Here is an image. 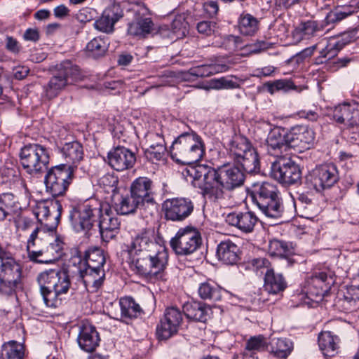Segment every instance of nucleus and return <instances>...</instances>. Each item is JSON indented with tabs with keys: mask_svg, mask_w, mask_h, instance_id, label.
I'll list each match as a JSON object with an SVG mask.
<instances>
[{
	"mask_svg": "<svg viewBox=\"0 0 359 359\" xmlns=\"http://www.w3.org/2000/svg\"><path fill=\"white\" fill-rule=\"evenodd\" d=\"M185 172L187 176L198 182L197 187L201 195L213 202L224 198V190H233L245 181L243 171L231 164H223L216 168L201 164L187 168Z\"/></svg>",
	"mask_w": 359,
	"mask_h": 359,
	"instance_id": "nucleus-1",
	"label": "nucleus"
},
{
	"mask_svg": "<svg viewBox=\"0 0 359 359\" xmlns=\"http://www.w3.org/2000/svg\"><path fill=\"white\" fill-rule=\"evenodd\" d=\"M37 282L44 303L48 307L60 306L65 295L71 288L69 276L66 270L53 269L39 274Z\"/></svg>",
	"mask_w": 359,
	"mask_h": 359,
	"instance_id": "nucleus-2",
	"label": "nucleus"
},
{
	"mask_svg": "<svg viewBox=\"0 0 359 359\" xmlns=\"http://www.w3.org/2000/svg\"><path fill=\"white\" fill-rule=\"evenodd\" d=\"M252 202L268 217L280 218L284 212L280 192L277 186L269 182H257L251 190Z\"/></svg>",
	"mask_w": 359,
	"mask_h": 359,
	"instance_id": "nucleus-3",
	"label": "nucleus"
},
{
	"mask_svg": "<svg viewBox=\"0 0 359 359\" xmlns=\"http://www.w3.org/2000/svg\"><path fill=\"white\" fill-rule=\"evenodd\" d=\"M170 152L172 158L182 164L196 163L205 154L201 137L194 132L180 135L172 142Z\"/></svg>",
	"mask_w": 359,
	"mask_h": 359,
	"instance_id": "nucleus-4",
	"label": "nucleus"
},
{
	"mask_svg": "<svg viewBox=\"0 0 359 359\" xmlns=\"http://www.w3.org/2000/svg\"><path fill=\"white\" fill-rule=\"evenodd\" d=\"M83 76L79 67L69 60L62 62L56 66L53 76L43 87L45 96L49 99L56 97L65 87L78 81Z\"/></svg>",
	"mask_w": 359,
	"mask_h": 359,
	"instance_id": "nucleus-5",
	"label": "nucleus"
},
{
	"mask_svg": "<svg viewBox=\"0 0 359 359\" xmlns=\"http://www.w3.org/2000/svg\"><path fill=\"white\" fill-rule=\"evenodd\" d=\"M100 211L102 202L95 198L73 207L69 213L72 227L78 233H87L97 221Z\"/></svg>",
	"mask_w": 359,
	"mask_h": 359,
	"instance_id": "nucleus-6",
	"label": "nucleus"
},
{
	"mask_svg": "<svg viewBox=\"0 0 359 359\" xmlns=\"http://www.w3.org/2000/svg\"><path fill=\"white\" fill-rule=\"evenodd\" d=\"M339 180L335 165L327 163L317 165L305 176L304 184L310 191L322 192L332 187Z\"/></svg>",
	"mask_w": 359,
	"mask_h": 359,
	"instance_id": "nucleus-7",
	"label": "nucleus"
},
{
	"mask_svg": "<svg viewBox=\"0 0 359 359\" xmlns=\"http://www.w3.org/2000/svg\"><path fill=\"white\" fill-rule=\"evenodd\" d=\"M168 256L165 250L140 253L133 255V263L137 272L142 276L161 277L168 265Z\"/></svg>",
	"mask_w": 359,
	"mask_h": 359,
	"instance_id": "nucleus-8",
	"label": "nucleus"
},
{
	"mask_svg": "<svg viewBox=\"0 0 359 359\" xmlns=\"http://www.w3.org/2000/svg\"><path fill=\"white\" fill-rule=\"evenodd\" d=\"M74 168L60 164L49 169L44 178L46 191L53 197L65 195L74 177Z\"/></svg>",
	"mask_w": 359,
	"mask_h": 359,
	"instance_id": "nucleus-9",
	"label": "nucleus"
},
{
	"mask_svg": "<svg viewBox=\"0 0 359 359\" xmlns=\"http://www.w3.org/2000/svg\"><path fill=\"white\" fill-rule=\"evenodd\" d=\"M20 163L29 175H36L43 172L49 163L47 149L39 144L25 145L20 153Z\"/></svg>",
	"mask_w": 359,
	"mask_h": 359,
	"instance_id": "nucleus-10",
	"label": "nucleus"
},
{
	"mask_svg": "<svg viewBox=\"0 0 359 359\" xmlns=\"http://www.w3.org/2000/svg\"><path fill=\"white\" fill-rule=\"evenodd\" d=\"M202 239L196 228L187 226L180 228L170 241V245L177 255L187 256L195 252L201 246Z\"/></svg>",
	"mask_w": 359,
	"mask_h": 359,
	"instance_id": "nucleus-11",
	"label": "nucleus"
},
{
	"mask_svg": "<svg viewBox=\"0 0 359 359\" xmlns=\"http://www.w3.org/2000/svg\"><path fill=\"white\" fill-rule=\"evenodd\" d=\"M330 116L339 123L346 126V133L354 141L359 140V104L344 103L336 106Z\"/></svg>",
	"mask_w": 359,
	"mask_h": 359,
	"instance_id": "nucleus-12",
	"label": "nucleus"
},
{
	"mask_svg": "<svg viewBox=\"0 0 359 359\" xmlns=\"http://www.w3.org/2000/svg\"><path fill=\"white\" fill-rule=\"evenodd\" d=\"M271 175L278 182L285 185L297 184L302 180V171L299 165L290 158H279L273 162Z\"/></svg>",
	"mask_w": 359,
	"mask_h": 359,
	"instance_id": "nucleus-13",
	"label": "nucleus"
},
{
	"mask_svg": "<svg viewBox=\"0 0 359 359\" xmlns=\"http://www.w3.org/2000/svg\"><path fill=\"white\" fill-rule=\"evenodd\" d=\"M335 283V276L331 271L316 273L308 281L306 295L313 302H319L327 296Z\"/></svg>",
	"mask_w": 359,
	"mask_h": 359,
	"instance_id": "nucleus-14",
	"label": "nucleus"
},
{
	"mask_svg": "<svg viewBox=\"0 0 359 359\" xmlns=\"http://www.w3.org/2000/svg\"><path fill=\"white\" fill-rule=\"evenodd\" d=\"M194 209V203L187 198H168L162 203V212L167 221L183 222L192 214Z\"/></svg>",
	"mask_w": 359,
	"mask_h": 359,
	"instance_id": "nucleus-15",
	"label": "nucleus"
},
{
	"mask_svg": "<svg viewBox=\"0 0 359 359\" xmlns=\"http://www.w3.org/2000/svg\"><path fill=\"white\" fill-rule=\"evenodd\" d=\"M183 322V313L176 306L165 309L163 317L156 327V335L160 340H167L176 334Z\"/></svg>",
	"mask_w": 359,
	"mask_h": 359,
	"instance_id": "nucleus-16",
	"label": "nucleus"
},
{
	"mask_svg": "<svg viewBox=\"0 0 359 359\" xmlns=\"http://www.w3.org/2000/svg\"><path fill=\"white\" fill-rule=\"evenodd\" d=\"M152 181L147 177H138L131 184L130 193L132 194L144 207V212L152 216L156 212V203L151 191Z\"/></svg>",
	"mask_w": 359,
	"mask_h": 359,
	"instance_id": "nucleus-17",
	"label": "nucleus"
},
{
	"mask_svg": "<svg viewBox=\"0 0 359 359\" xmlns=\"http://www.w3.org/2000/svg\"><path fill=\"white\" fill-rule=\"evenodd\" d=\"M133 11L134 20L128 23V34L140 39L146 38L153 29L154 23L150 18L149 8L142 3L137 4Z\"/></svg>",
	"mask_w": 359,
	"mask_h": 359,
	"instance_id": "nucleus-18",
	"label": "nucleus"
},
{
	"mask_svg": "<svg viewBox=\"0 0 359 359\" xmlns=\"http://www.w3.org/2000/svg\"><path fill=\"white\" fill-rule=\"evenodd\" d=\"M97 222H98L99 230L103 241L109 242L116 236L121 222L119 219L113 214L109 204L102 202V211Z\"/></svg>",
	"mask_w": 359,
	"mask_h": 359,
	"instance_id": "nucleus-19",
	"label": "nucleus"
},
{
	"mask_svg": "<svg viewBox=\"0 0 359 359\" xmlns=\"http://www.w3.org/2000/svg\"><path fill=\"white\" fill-rule=\"evenodd\" d=\"M315 140L313 130L305 126H296L286 133V141L289 148L302 152L310 149Z\"/></svg>",
	"mask_w": 359,
	"mask_h": 359,
	"instance_id": "nucleus-20",
	"label": "nucleus"
},
{
	"mask_svg": "<svg viewBox=\"0 0 359 359\" xmlns=\"http://www.w3.org/2000/svg\"><path fill=\"white\" fill-rule=\"evenodd\" d=\"M107 162L114 170L123 171L133 167L136 162V156L129 149L118 146L109 151Z\"/></svg>",
	"mask_w": 359,
	"mask_h": 359,
	"instance_id": "nucleus-21",
	"label": "nucleus"
},
{
	"mask_svg": "<svg viewBox=\"0 0 359 359\" xmlns=\"http://www.w3.org/2000/svg\"><path fill=\"white\" fill-rule=\"evenodd\" d=\"M123 16V10L118 4H113L107 7L102 15L94 22L97 30L111 34L114 31V25Z\"/></svg>",
	"mask_w": 359,
	"mask_h": 359,
	"instance_id": "nucleus-22",
	"label": "nucleus"
},
{
	"mask_svg": "<svg viewBox=\"0 0 359 359\" xmlns=\"http://www.w3.org/2000/svg\"><path fill=\"white\" fill-rule=\"evenodd\" d=\"M152 233L150 229H143L135 236L131 243V252L133 255L144 253V252L154 254V252L165 250L152 240Z\"/></svg>",
	"mask_w": 359,
	"mask_h": 359,
	"instance_id": "nucleus-23",
	"label": "nucleus"
},
{
	"mask_svg": "<svg viewBox=\"0 0 359 359\" xmlns=\"http://www.w3.org/2000/svg\"><path fill=\"white\" fill-rule=\"evenodd\" d=\"M226 222L231 226L236 227L243 233H248L253 231L258 218L255 213L247 212H232L226 217Z\"/></svg>",
	"mask_w": 359,
	"mask_h": 359,
	"instance_id": "nucleus-24",
	"label": "nucleus"
},
{
	"mask_svg": "<svg viewBox=\"0 0 359 359\" xmlns=\"http://www.w3.org/2000/svg\"><path fill=\"white\" fill-rule=\"evenodd\" d=\"M100 341L99 333L93 325L86 323L80 326L77 342L83 351L93 352L99 346Z\"/></svg>",
	"mask_w": 359,
	"mask_h": 359,
	"instance_id": "nucleus-25",
	"label": "nucleus"
},
{
	"mask_svg": "<svg viewBox=\"0 0 359 359\" xmlns=\"http://www.w3.org/2000/svg\"><path fill=\"white\" fill-rule=\"evenodd\" d=\"M266 141L267 151L272 156H279L283 151H286L289 148L286 141V133L280 128L272 129Z\"/></svg>",
	"mask_w": 359,
	"mask_h": 359,
	"instance_id": "nucleus-26",
	"label": "nucleus"
},
{
	"mask_svg": "<svg viewBox=\"0 0 359 359\" xmlns=\"http://www.w3.org/2000/svg\"><path fill=\"white\" fill-rule=\"evenodd\" d=\"M64 243L59 237L54 238L53 241L48 239L47 245L41 249L32 251V259H35L41 255H45L48 259L45 262H53L59 259L63 254Z\"/></svg>",
	"mask_w": 359,
	"mask_h": 359,
	"instance_id": "nucleus-27",
	"label": "nucleus"
},
{
	"mask_svg": "<svg viewBox=\"0 0 359 359\" xmlns=\"http://www.w3.org/2000/svg\"><path fill=\"white\" fill-rule=\"evenodd\" d=\"M264 290L271 294H280L287 287V282L282 273L273 269H267L264 274Z\"/></svg>",
	"mask_w": 359,
	"mask_h": 359,
	"instance_id": "nucleus-28",
	"label": "nucleus"
},
{
	"mask_svg": "<svg viewBox=\"0 0 359 359\" xmlns=\"http://www.w3.org/2000/svg\"><path fill=\"white\" fill-rule=\"evenodd\" d=\"M115 210L120 215H128L139 210L140 214L142 217H147L150 216V215H147L144 212V207L142 206V203L130 193V195L121 196L119 201L115 203Z\"/></svg>",
	"mask_w": 359,
	"mask_h": 359,
	"instance_id": "nucleus-29",
	"label": "nucleus"
},
{
	"mask_svg": "<svg viewBox=\"0 0 359 359\" xmlns=\"http://www.w3.org/2000/svg\"><path fill=\"white\" fill-rule=\"evenodd\" d=\"M86 289L90 292H97L102 285L105 273L103 269L87 268L80 276Z\"/></svg>",
	"mask_w": 359,
	"mask_h": 359,
	"instance_id": "nucleus-30",
	"label": "nucleus"
},
{
	"mask_svg": "<svg viewBox=\"0 0 359 359\" xmlns=\"http://www.w3.org/2000/svg\"><path fill=\"white\" fill-rule=\"evenodd\" d=\"M239 248L230 240L222 241L217 246V255L224 264L233 265L239 259Z\"/></svg>",
	"mask_w": 359,
	"mask_h": 359,
	"instance_id": "nucleus-31",
	"label": "nucleus"
},
{
	"mask_svg": "<svg viewBox=\"0 0 359 359\" xmlns=\"http://www.w3.org/2000/svg\"><path fill=\"white\" fill-rule=\"evenodd\" d=\"M348 38L349 35L345 34L338 41L334 43L329 42L325 48L320 52L319 57L316 59V64L327 63V62L332 61V59L337 55L338 53L351 41V39Z\"/></svg>",
	"mask_w": 359,
	"mask_h": 359,
	"instance_id": "nucleus-32",
	"label": "nucleus"
},
{
	"mask_svg": "<svg viewBox=\"0 0 359 359\" xmlns=\"http://www.w3.org/2000/svg\"><path fill=\"white\" fill-rule=\"evenodd\" d=\"M210 309L200 302H187L183 305V313L187 318L205 323L209 316Z\"/></svg>",
	"mask_w": 359,
	"mask_h": 359,
	"instance_id": "nucleus-33",
	"label": "nucleus"
},
{
	"mask_svg": "<svg viewBox=\"0 0 359 359\" xmlns=\"http://www.w3.org/2000/svg\"><path fill=\"white\" fill-rule=\"evenodd\" d=\"M250 141L244 137H235L230 144L229 154L235 162L238 163L247 156L250 150L254 149Z\"/></svg>",
	"mask_w": 359,
	"mask_h": 359,
	"instance_id": "nucleus-34",
	"label": "nucleus"
},
{
	"mask_svg": "<svg viewBox=\"0 0 359 359\" xmlns=\"http://www.w3.org/2000/svg\"><path fill=\"white\" fill-rule=\"evenodd\" d=\"M359 302V285H350L338 293V303L346 311L352 310Z\"/></svg>",
	"mask_w": 359,
	"mask_h": 359,
	"instance_id": "nucleus-35",
	"label": "nucleus"
},
{
	"mask_svg": "<svg viewBox=\"0 0 359 359\" xmlns=\"http://www.w3.org/2000/svg\"><path fill=\"white\" fill-rule=\"evenodd\" d=\"M61 153L67 163L76 164L83 158V149L81 143L73 141L65 143L61 148Z\"/></svg>",
	"mask_w": 359,
	"mask_h": 359,
	"instance_id": "nucleus-36",
	"label": "nucleus"
},
{
	"mask_svg": "<svg viewBox=\"0 0 359 359\" xmlns=\"http://www.w3.org/2000/svg\"><path fill=\"white\" fill-rule=\"evenodd\" d=\"M18 208L16 197L11 193L0 194V222L11 220V217Z\"/></svg>",
	"mask_w": 359,
	"mask_h": 359,
	"instance_id": "nucleus-37",
	"label": "nucleus"
},
{
	"mask_svg": "<svg viewBox=\"0 0 359 359\" xmlns=\"http://www.w3.org/2000/svg\"><path fill=\"white\" fill-rule=\"evenodd\" d=\"M338 337L330 331L322 332L318 337V345L325 356L331 357L337 349Z\"/></svg>",
	"mask_w": 359,
	"mask_h": 359,
	"instance_id": "nucleus-38",
	"label": "nucleus"
},
{
	"mask_svg": "<svg viewBox=\"0 0 359 359\" xmlns=\"http://www.w3.org/2000/svg\"><path fill=\"white\" fill-rule=\"evenodd\" d=\"M198 292L200 297L204 300L217 302L222 299V289L213 282L207 281L200 284Z\"/></svg>",
	"mask_w": 359,
	"mask_h": 359,
	"instance_id": "nucleus-39",
	"label": "nucleus"
},
{
	"mask_svg": "<svg viewBox=\"0 0 359 359\" xmlns=\"http://www.w3.org/2000/svg\"><path fill=\"white\" fill-rule=\"evenodd\" d=\"M119 304L121 317L128 319L137 318L142 312L140 305L130 297L121 298Z\"/></svg>",
	"mask_w": 359,
	"mask_h": 359,
	"instance_id": "nucleus-40",
	"label": "nucleus"
},
{
	"mask_svg": "<svg viewBox=\"0 0 359 359\" xmlns=\"http://www.w3.org/2000/svg\"><path fill=\"white\" fill-rule=\"evenodd\" d=\"M267 339L262 335L251 337L246 342L244 358L253 357L257 352L264 351L268 348Z\"/></svg>",
	"mask_w": 359,
	"mask_h": 359,
	"instance_id": "nucleus-41",
	"label": "nucleus"
},
{
	"mask_svg": "<svg viewBox=\"0 0 359 359\" xmlns=\"http://www.w3.org/2000/svg\"><path fill=\"white\" fill-rule=\"evenodd\" d=\"M242 167V170L247 173H257L260 170L259 158L255 149L250 150L247 156L238 163Z\"/></svg>",
	"mask_w": 359,
	"mask_h": 359,
	"instance_id": "nucleus-42",
	"label": "nucleus"
},
{
	"mask_svg": "<svg viewBox=\"0 0 359 359\" xmlns=\"http://www.w3.org/2000/svg\"><path fill=\"white\" fill-rule=\"evenodd\" d=\"M109 42L107 39L95 37L89 41L86 47L88 55L94 58L103 56L108 49Z\"/></svg>",
	"mask_w": 359,
	"mask_h": 359,
	"instance_id": "nucleus-43",
	"label": "nucleus"
},
{
	"mask_svg": "<svg viewBox=\"0 0 359 359\" xmlns=\"http://www.w3.org/2000/svg\"><path fill=\"white\" fill-rule=\"evenodd\" d=\"M228 69L229 67L225 64H209L191 68L189 72L194 76L207 77L219 72H225Z\"/></svg>",
	"mask_w": 359,
	"mask_h": 359,
	"instance_id": "nucleus-44",
	"label": "nucleus"
},
{
	"mask_svg": "<svg viewBox=\"0 0 359 359\" xmlns=\"http://www.w3.org/2000/svg\"><path fill=\"white\" fill-rule=\"evenodd\" d=\"M1 359H24V346L16 341L5 343L1 348Z\"/></svg>",
	"mask_w": 359,
	"mask_h": 359,
	"instance_id": "nucleus-45",
	"label": "nucleus"
},
{
	"mask_svg": "<svg viewBox=\"0 0 359 359\" xmlns=\"http://www.w3.org/2000/svg\"><path fill=\"white\" fill-rule=\"evenodd\" d=\"M87 268L103 269L105 258L102 250L99 248H89L85 252Z\"/></svg>",
	"mask_w": 359,
	"mask_h": 359,
	"instance_id": "nucleus-46",
	"label": "nucleus"
},
{
	"mask_svg": "<svg viewBox=\"0 0 359 359\" xmlns=\"http://www.w3.org/2000/svg\"><path fill=\"white\" fill-rule=\"evenodd\" d=\"M259 21L250 14H243L239 19V30L242 34L253 35L258 30Z\"/></svg>",
	"mask_w": 359,
	"mask_h": 359,
	"instance_id": "nucleus-47",
	"label": "nucleus"
},
{
	"mask_svg": "<svg viewBox=\"0 0 359 359\" xmlns=\"http://www.w3.org/2000/svg\"><path fill=\"white\" fill-rule=\"evenodd\" d=\"M57 209H62V205L57 200L51 201L47 203H42L37 207L36 216L41 222L47 219V217L51 213L55 215Z\"/></svg>",
	"mask_w": 359,
	"mask_h": 359,
	"instance_id": "nucleus-48",
	"label": "nucleus"
},
{
	"mask_svg": "<svg viewBox=\"0 0 359 359\" xmlns=\"http://www.w3.org/2000/svg\"><path fill=\"white\" fill-rule=\"evenodd\" d=\"M269 252L271 256L283 258H287L292 253L286 243L278 240L270 241Z\"/></svg>",
	"mask_w": 359,
	"mask_h": 359,
	"instance_id": "nucleus-49",
	"label": "nucleus"
},
{
	"mask_svg": "<svg viewBox=\"0 0 359 359\" xmlns=\"http://www.w3.org/2000/svg\"><path fill=\"white\" fill-rule=\"evenodd\" d=\"M264 86L271 94H273L278 90L287 92L290 90L297 89V86L290 79H278L271 82L269 81L264 84Z\"/></svg>",
	"mask_w": 359,
	"mask_h": 359,
	"instance_id": "nucleus-50",
	"label": "nucleus"
},
{
	"mask_svg": "<svg viewBox=\"0 0 359 359\" xmlns=\"http://www.w3.org/2000/svg\"><path fill=\"white\" fill-rule=\"evenodd\" d=\"M292 343L287 339H278L271 352L278 358H286L291 353Z\"/></svg>",
	"mask_w": 359,
	"mask_h": 359,
	"instance_id": "nucleus-51",
	"label": "nucleus"
},
{
	"mask_svg": "<svg viewBox=\"0 0 359 359\" xmlns=\"http://www.w3.org/2000/svg\"><path fill=\"white\" fill-rule=\"evenodd\" d=\"M320 31L318 23L316 21L308 20L300 23L295 29L297 34L302 36L311 37L316 36Z\"/></svg>",
	"mask_w": 359,
	"mask_h": 359,
	"instance_id": "nucleus-52",
	"label": "nucleus"
},
{
	"mask_svg": "<svg viewBox=\"0 0 359 359\" xmlns=\"http://www.w3.org/2000/svg\"><path fill=\"white\" fill-rule=\"evenodd\" d=\"M49 235H47L45 228L36 226L31 233L29 238L27 241V250L30 257L32 258V251L31 248L34 247L36 244H40L41 241L46 238L49 237Z\"/></svg>",
	"mask_w": 359,
	"mask_h": 359,
	"instance_id": "nucleus-53",
	"label": "nucleus"
},
{
	"mask_svg": "<svg viewBox=\"0 0 359 359\" xmlns=\"http://www.w3.org/2000/svg\"><path fill=\"white\" fill-rule=\"evenodd\" d=\"M165 151V147L163 144L158 143L156 145H150L146 149L144 154L148 160L154 162L161 160L164 156Z\"/></svg>",
	"mask_w": 359,
	"mask_h": 359,
	"instance_id": "nucleus-54",
	"label": "nucleus"
},
{
	"mask_svg": "<svg viewBox=\"0 0 359 359\" xmlns=\"http://www.w3.org/2000/svg\"><path fill=\"white\" fill-rule=\"evenodd\" d=\"M187 22L182 15H178L175 18L170 25L172 32L176 35L177 38H181L185 35L187 30Z\"/></svg>",
	"mask_w": 359,
	"mask_h": 359,
	"instance_id": "nucleus-55",
	"label": "nucleus"
},
{
	"mask_svg": "<svg viewBox=\"0 0 359 359\" xmlns=\"http://www.w3.org/2000/svg\"><path fill=\"white\" fill-rule=\"evenodd\" d=\"M210 87L215 89H233L239 87V84L226 77L212 79L210 81Z\"/></svg>",
	"mask_w": 359,
	"mask_h": 359,
	"instance_id": "nucleus-56",
	"label": "nucleus"
},
{
	"mask_svg": "<svg viewBox=\"0 0 359 359\" xmlns=\"http://www.w3.org/2000/svg\"><path fill=\"white\" fill-rule=\"evenodd\" d=\"M69 266H74L77 269V272L80 274L83 273V271L87 269V264L85 257L83 258L82 254L79 251H75L74 254L72 255L69 261Z\"/></svg>",
	"mask_w": 359,
	"mask_h": 359,
	"instance_id": "nucleus-57",
	"label": "nucleus"
},
{
	"mask_svg": "<svg viewBox=\"0 0 359 359\" xmlns=\"http://www.w3.org/2000/svg\"><path fill=\"white\" fill-rule=\"evenodd\" d=\"M353 61V57H343L333 61L327 62L326 64L327 69L331 72H336L340 68L346 67Z\"/></svg>",
	"mask_w": 359,
	"mask_h": 359,
	"instance_id": "nucleus-58",
	"label": "nucleus"
},
{
	"mask_svg": "<svg viewBox=\"0 0 359 359\" xmlns=\"http://www.w3.org/2000/svg\"><path fill=\"white\" fill-rule=\"evenodd\" d=\"M62 210V209H57L55 210V215H52L50 213L49 216L47 217V219H45L42 222L44 223V226L48 231L53 232L55 230L60 219Z\"/></svg>",
	"mask_w": 359,
	"mask_h": 359,
	"instance_id": "nucleus-59",
	"label": "nucleus"
},
{
	"mask_svg": "<svg viewBox=\"0 0 359 359\" xmlns=\"http://www.w3.org/2000/svg\"><path fill=\"white\" fill-rule=\"evenodd\" d=\"M345 19L343 12L339 6L331 10L326 15L325 22L327 25L334 24Z\"/></svg>",
	"mask_w": 359,
	"mask_h": 359,
	"instance_id": "nucleus-60",
	"label": "nucleus"
},
{
	"mask_svg": "<svg viewBox=\"0 0 359 359\" xmlns=\"http://www.w3.org/2000/svg\"><path fill=\"white\" fill-rule=\"evenodd\" d=\"M216 24L210 21H201L197 24V30L199 33L207 36L211 35L214 32Z\"/></svg>",
	"mask_w": 359,
	"mask_h": 359,
	"instance_id": "nucleus-61",
	"label": "nucleus"
},
{
	"mask_svg": "<svg viewBox=\"0 0 359 359\" xmlns=\"http://www.w3.org/2000/svg\"><path fill=\"white\" fill-rule=\"evenodd\" d=\"M312 204V199L304 193H297V196L294 198V206L299 208H306L308 205Z\"/></svg>",
	"mask_w": 359,
	"mask_h": 359,
	"instance_id": "nucleus-62",
	"label": "nucleus"
},
{
	"mask_svg": "<svg viewBox=\"0 0 359 359\" xmlns=\"http://www.w3.org/2000/svg\"><path fill=\"white\" fill-rule=\"evenodd\" d=\"M5 47L7 50L13 54H18L21 50V46L17 39L9 36L6 38Z\"/></svg>",
	"mask_w": 359,
	"mask_h": 359,
	"instance_id": "nucleus-63",
	"label": "nucleus"
},
{
	"mask_svg": "<svg viewBox=\"0 0 359 359\" xmlns=\"http://www.w3.org/2000/svg\"><path fill=\"white\" fill-rule=\"evenodd\" d=\"M203 8L205 12L210 18H214L216 16L219 11L218 4L215 1H208L205 2L203 4Z\"/></svg>",
	"mask_w": 359,
	"mask_h": 359,
	"instance_id": "nucleus-64",
	"label": "nucleus"
}]
</instances>
